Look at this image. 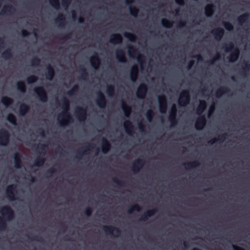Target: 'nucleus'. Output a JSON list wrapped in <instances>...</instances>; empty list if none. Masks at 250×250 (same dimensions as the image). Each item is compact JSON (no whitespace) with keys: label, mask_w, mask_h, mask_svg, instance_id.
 Segmentation results:
<instances>
[{"label":"nucleus","mask_w":250,"mask_h":250,"mask_svg":"<svg viewBox=\"0 0 250 250\" xmlns=\"http://www.w3.org/2000/svg\"><path fill=\"white\" fill-rule=\"evenodd\" d=\"M70 103L69 100L65 97L62 100V112L60 114L58 120L61 126H65L73 121V118L69 112Z\"/></svg>","instance_id":"nucleus-1"},{"label":"nucleus","mask_w":250,"mask_h":250,"mask_svg":"<svg viewBox=\"0 0 250 250\" xmlns=\"http://www.w3.org/2000/svg\"><path fill=\"white\" fill-rule=\"evenodd\" d=\"M226 52H231L228 59L229 62H233L236 61L240 56V50L239 48L234 46V44L230 42L223 47Z\"/></svg>","instance_id":"nucleus-2"},{"label":"nucleus","mask_w":250,"mask_h":250,"mask_svg":"<svg viewBox=\"0 0 250 250\" xmlns=\"http://www.w3.org/2000/svg\"><path fill=\"white\" fill-rule=\"evenodd\" d=\"M128 53L130 57L134 58L135 55H138L137 60L139 63L141 69H144V65L145 63V56L143 54L139 53L137 49L133 46H129L128 47Z\"/></svg>","instance_id":"nucleus-3"},{"label":"nucleus","mask_w":250,"mask_h":250,"mask_svg":"<svg viewBox=\"0 0 250 250\" xmlns=\"http://www.w3.org/2000/svg\"><path fill=\"white\" fill-rule=\"evenodd\" d=\"M190 100L189 91L188 90H184L180 94L178 104L180 106H186L189 103Z\"/></svg>","instance_id":"nucleus-4"},{"label":"nucleus","mask_w":250,"mask_h":250,"mask_svg":"<svg viewBox=\"0 0 250 250\" xmlns=\"http://www.w3.org/2000/svg\"><path fill=\"white\" fill-rule=\"evenodd\" d=\"M34 91L37 95L39 100L42 103H46L48 100L46 91L42 86H37L34 88Z\"/></svg>","instance_id":"nucleus-5"},{"label":"nucleus","mask_w":250,"mask_h":250,"mask_svg":"<svg viewBox=\"0 0 250 250\" xmlns=\"http://www.w3.org/2000/svg\"><path fill=\"white\" fill-rule=\"evenodd\" d=\"M0 213L6 217V220L10 221L15 217V213L12 208L9 206L2 207L0 210Z\"/></svg>","instance_id":"nucleus-6"},{"label":"nucleus","mask_w":250,"mask_h":250,"mask_svg":"<svg viewBox=\"0 0 250 250\" xmlns=\"http://www.w3.org/2000/svg\"><path fill=\"white\" fill-rule=\"evenodd\" d=\"M10 135L8 130L5 129L0 130V146H7L10 142Z\"/></svg>","instance_id":"nucleus-7"},{"label":"nucleus","mask_w":250,"mask_h":250,"mask_svg":"<svg viewBox=\"0 0 250 250\" xmlns=\"http://www.w3.org/2000/svg\"><path fill=\"white\" fill-rule=\"evenodd\" d=\"M159 110L161 113H166L167 109V101L166 96L164 95L158 97Z\"/></svg>","instance_id":"nucleus-8"},{"label":"nucleus","mask_w":250,"mask_h":250,"mask_svg":"<svg viewBox=\"0 0 250 250\" xmlns=\"http://www.w3.org/2000/svg\"><path fill=\"white\" fill-rule=\"evenodd\" d=\"M17 192V186L12 184L7 186L6 188L7 197L10 201H13L18 199L15 197V192Z\"/></svg>","instance_id":"nucleus-9"},{"label":"nucleus","mask_w":250,"mask_h":250,"mask_svg":"<svg viewBox=\"0 0 250 250\" xmlns=\"http://www.w3.org/2000/svg\"><path fill=\"white\" fill-rule=\"evenodd\" d=\"M147 86L146 84L144 83L140 84L136 91L137 97L140 99H145L147 92Z\"/></svg>","instance_id":"nucleus-10"},{"label":"nucleus","mask_w":250,"mask_h":250,"mask_svg":"<svg viewBox=\"0 0 250 250\" xmlns=\"http://www.w3.org/2000/svg\"><path fill=\"white\" fill-rule=\"evenodd\" d=\"M75 115L80 122H84L86 118V109L81 106L77 107L75 110Z\"/></svg>","instance_id":"nucleus-11"},{"label":"nucleus","mask_w":250,"mask_h":250,"mask_svg":"<svg viewBox=\"0 0 250 250\" xmlns=\"http://www.w3.org/2000/svg\"><path fill=\"white\" fill-rule=\"evenodd\" d=\"M103 230L106 233H109L111 235H113V232L115 231V237H118L120 235L121 233V230L117 228V227H115L113 226H111V225H110V226H106V225H104L103 226Z\"/></svg>","instance_id":"nucleus-12"},{"label":"nucleus","mask_w":250,"mask_h":250,"mask_svg":"<svg viewBox=\"0 0 250 250\" xmlns=\"http://www.w3.org/2000/svg\"><path fill=\"white\" fill-rule=\"evenodd\" d=\"M177 109L175 104H173L169 113L168 119L171 123V126L175 125L177 124L176 118Z\"/></svg>","instance_id":"nucleus-13"},{"label":"nucleus","mask_w":250,"mask_h":250,"mask_svg":"<svg viewBox=\"0 0 250 250\" xmlns=\"http://www.w3.org/2000/svg\"><path fill=\"white\" fill-rule=\"evenodd\" d=\"M98 97L96 100L97 104L101 108H104L106 104V100L104 94L100 91L97 92Z\"/></svg>","instance_id":"nucleus-14"},{"label":"nucleus","mask_w":250,"mask_h":250,"mask_svg":"<svg viewBox=\"0 0 250 250\" xmlns=\"http://www.w3.org/2000/svg\"><path fill=\"white\" fill-rule=\"evenodd\" d=\"M207 120L205 116L201 115L196 120L195 123V127L198 130H202L205 126Z\"/></svg>","instance_id":"nucleus-15"},{"label":"nucleus","mask_w":250,"mask_h":250,"mask_svg":"<svg viewBox=\"0 0 250 250\" xmlns=\"http://www.w3.org/2000/svg\"><path fill=\"white\" fill-rule=\"evenodd\" d=\"M94 146L92 144H89L87 146L82 147L81 149L79 150L77 152V154L75 156V158L78 160H80L82 158V156L84 154H88L90 151L91 148H94Z\"/></svg>","instance_id":"nucleus-16"},{"label":"nucleus","mask_w":250,"mask_h":250,"mask_svg":"<svg viewBox=\"0 0 250 250\" xmlns=\"http://www.w3.org/2000/svg\"><path fill=\"white\" fill-rule=\"evenodd\" d=\"M145 164V160L143 159H137L133 163L132 167V170L134 173H138L143 167Z\"/></svg>","instance_id":"nucleus-17"},{"label":"nucleus","mask_w":250,"mask_h":250,"mask_svg":"<svg viewBox=\"0 0 250 250\" xmlns=\"http://www.w3.org/2000/svg\"><path fill=\"white\" fill-rule=\"evenodd\" d=\"M109 42L114 44H121L123 42V37L119 33L112 34L110 36Z\"/></svg>","instance_id":"nucleus-18"},{"label":"nucleus","mask_w":250,"mask_h":250,"mask_svg":"<svg viewBox=\"0 0 250 250\" xmlns=\"http://www.w3.org/2000/svg\"><path fill=\"white\" fill-rule=\"evenodd\" d=\"M211 33L216 40L220 41L224 35L225 30L222 28L218 27L213 29L211 31Z\"/></svg>","instance_id":"nucleus-19"},{"label":"nucleus","mask_w":250,"mask_h":250,"mask_svg":"<svg viewBox=\"0 0 250 250\" xmlns=\"http://www.w3.org/2000/svg\"><path fill=\"white\" fill-rule=\"evenodd\" d=\"M124 127L125 132L130 136L132 135L134 133V126L129 120H126L124 123Z\"/></svg>","instance_id":"nucleus-20"},{"label":"nucleus","mask_w":250,"mask_h":250,"mask_svg":"<svg viewBox=\"0 0 250 250\" xmlns=\"http://www.w3.org/2000/svg\"><path fill=\"white\" fill-rule=\"evenodd\" d=\"M157 210L156 208L147 210L142 215L139 221L143 222L147 221L149 217L152 216L156 212Z\"/></svg>","instance_id":"nucleus-21"},{"label":"nucleus","mask_w":250,"mask_h":250,"mask_svg":"<svg viewBox=\"0 0 250 250\" xmlns=\"http://www.w3.org/2000/svg\"><path fill=\"white\" fill-rule=\"evenodd\" d=\"M90 63L92 66L95 69H98L101 64V60L97 53L92 56L90 59Z\"/></svg>","instance_id":"nucleus-22"},{"label":"nucleus","mask_w":250,"mask_h":250,"mask_svg":"<svg viewBox=\"0 0 250 250\" xmlns=\"http://www.w3.org/2000/svg\"><path fill=\"white\" fill-rule=\"evenodd\" d=\"M207 107V103L205 100H200L199 104L196 109V113L199 116L203 115L202 114Z\"/></svg>","instance_id":"nucleus-23"},{"label":"nucleus","mask_w":250,"mask_h":250,"mask_svg":"<svg viewBox=\"0 0 250 250\" xmlns=\"http://www.w3.org/2000/svg\"><path fill=\"white\" fill-rule=\"evenodd\" d=\"M116 58L120 62L125 63L126 62L125 52L123 49H117L116 51Z\"/></svg>","instance_id":"nucleus-24"},{"label":"nucleus","mask_w":250,"mask_h":250,"mask_svg":"<svg viewBox=\"0 0 250 250\" xmlns=\"http://www.w3.org/2000/svg\"><path fill=\"white\" fill-rule=\"evenodd\" d=\"M139 69L137 65L132 66L131 69L130 76V79L132 82H135L138 77Z\"/></svg>","instance_id":"nucleus-25"},{"label":"nucleus","mask_w":250,"mask_h":250,"mask_svg":"<svg viewBox=\"0 0 250 250\" xmlns=\"http://www.w3.org/2000/svg\"><path fill=\"white\" fill-rule=\"evenodd\" d=\"M111 147V145L109 142L105 138H103L102 143V152L104 154L107 153L110 150Z\"/></svg>","instance_id":"nucleus-26"},{"label":"nucleus","mask_w":250,"mask_h":250,"mask_svg":"<svg viewBox=\"0 0 250 250\" xmlns=\"http://www.w3.org/2000/svg\"><path fill=\"white\" fill-rule=\"evenodd\" d=\"M215 6L213 3L207 4L205 7V13L207 17H211L214 13Z\"/></svg>","instance_id":"nucleus-27"},{"label":"nucleus","mask_w":250,"mask_h":250,"mask_svg":"<svg viewBox=\"0 0 250 250\" xmlns=\"http://www.w3.org/2000/svg\"><path fill=\"white\" fill-rule=\"evenodd\" d=\"M15 167L17 168H20L21 167V154L20 152H16L14 157Z\"/></svg>","instance_id":"nucleus-28"},{"label":"nucleus","mask_w":250,"mask_h":250,"mask_svg":"<svg viewBox=\"0 0 250 250\" xmlns=\"http://www.w3.org/2000/svg\"><path fill=\"white\" fill-rule=\"evenodd\" d=\"M56 23H58L60 27H64L66 23L65 18L62 13H60L55 20Z\"/></svg>","instance_id":"nucleus-29"},{"label":"nucleus","mask_w":250,"mask_h":250,"mask_svg":"<svg viewBox=\"0 0 250 250\" xmlns=\"http://www.w3.org/2000/svg\"><path fill=\"white\" fill-rule=\"evenodd\" d=\"M47 68V71L45 74V77L46 79L49 81H52L55 74V70L50 64L48 65Z\"/></svg>","instance_id":"nucleus-30"},{"label":"nucleus","mask_w":250,"mask_h":250,"mask_svg":"<svg viewBox=\"0 0 250 250\" xmlns=\"http://www.w3.org/2000/svg\"><path fill=\"white\" fill-rule=\"evenodd\" d=\"M230 89L226 86H222L218 88L215 92V96L217 98L221 97L223 94L229 93Z\"/></svg>","instance_id":"nucleus-31"},{"label":"nucleus","mask_w":250,"mask_h":250,"mask_svg":"<svg viewBox=\"0 0 250 250\" xmlns=\"http://www.w3.org/2000/svg\"><path fill=\"white\" fill-rule=\"evenodd\" d=\"M30 107L28 105L21 103L19 107V114L21 116H24L29 110Z\"/></svg>","instance_id":"nucleus-32"},{"label":"nucleus","mask_w":250,"mask_h":250,"mask_svg":"<svg viewBox=\"0 0 250 250\" xmlns=\"http://www.w3.org/2000/svg\"><path fill=\"white\" fill-rule=\"evenodd\" d=\"M200 165L198 161H194L192 162H188L183 164L185 169H190L191 168L196 167Z\"/></svg>","instance_id":"nucleus-33"},{"label":"nucleus","mask_w":250,"mask_h":250,"mask_svg":"<svg viewBox=\"0 0 250 250\" xmlns=\"http://www.w3.org/2000/svg\"><path fill=\"white\" fill-rule=\"evenodd\" d=\"M121 106L125 116L128 118L131 113V107L127 105L124 100H122V101Z\"/></svg>","instance_id":"nucleus-34"},{"label":"nucleus","mask_w":250,"mask_h":250,"mask_svg":"<svg viewBox=\"0 0 250 250\" xmlns=\"http://www.w3.org/2000/svg\"><path fill=\"white\" fill-rule=\"evenodd\" d=\"M227 136V134L226 133L220 134L218 135V138H214L212 139H211L208 142V143L210 145H213L215 143L218 142L219 141L220 142H223L226 139Z\"/></svg>","instance_id":"nucleus-35"},{"label":"nucleus","mask_w":250,"mask_h":250,"mask_svg":"<svg viewBox=\"0 0 250 250\" xmlns=\"http://www.w3.org/2000/svg\"><path fill=\"white\" fill-rule=\"evenodd\" d=\"M15 11L14 7L11 5H4L0 13V15H5L7 13H11Z\"/></svg>","instance_id":"nucleus-36"},{"label":"nucleus","mask_w":250,"mask_h":250,"mask_svg":"<svg viewBox=\"0 0 250 250\" xmlns=\"http://www.w3.org/2000/svg\"><path fill=\"white\" fill-rule=\"evenodd\" d=\"M250 15L248 13H245L240 16H239L237 18V21L240 25H242L244 23L246 22L249 18Z\"/></svg>","instance_id":"nucleus-37"},{"label":"nucleus","mask_w":250,"mask_h":250,"mask_svg":"<svg viewBox=\"0 0 250 250\" xmlns=\"http://www.w3.org/2000/svg\"><path fill=\"white\" fill-rule=\"evenodd\" d=\"M13 100L7 96H3L1 99V103L6 107L8 106L13 103Z\"/></svg>","instance_id":"nucleus-38"},{"label":"nucleus","mask_w":250,"mask_h":250,"mask_svg":"<svg viewBox=\"0 0 250 250\" xmlns=\"http://www.w3.org/2000/svg\"><path fill=\"white\" fill-rule=\"evenodd\" d=\"M2 57L5 60L11 59L13 57V53L10 48H7L1 54Z\"/></svg>","instance_id":"nucleus-39"},{"label":"nucleus","mask_w":250,"mask_h":250,"mask_svg":"<svg viewBox=\"0 0 250 250\" xmlns=\"http://www.w3.org/2000/svg\"><path fill=\"white\" fill-rule=\"evenodd\" d=\"M45 161V159L42 157H38L35 160L33 166L40 167L43 165Z\"/></svg>","instance_id":"nucleus-40"},{"label":"nucleus","mask_w":250,"mask_h":250,"mask_svg":"<svg viewBox=\"0 0 250 250\" xmlns=\"http://www.w3.org/2000/svg\"><path fill=\"white\" fill-rule=\"evenodd\" d=\"M17 88L21 93H25L26 89V85L24 82L19 81L17 83Z\"/></svg>","instance_id":"nucleus-41"},{"label":"nucleus","mask_w":250,"mask_h":250,"mask_svg":"<svg viewBox=\"0 0 250 250\" xmlns=\"http://www.w3.org/2000/svg\"><path fill=\"white\" fill-rule=\"evenodd\" d=\"M7 120L14 125H16L17 119L16 116L12 113H9L7 116Z\"/></svg>","instance_id":"nucleus-42"},{"label":"nucleus","mask_w":250,"mask_h":250,"mask_svg":"<svg viewBox=\"0 0 250 250\" xmlns=\"http://www.w3.org/2000/svg\"><path fill=\"white\" fill-rule=\"evenodd\" d=\"M124 37L128 39L130 42H134L137 39V37L133 33L129 32H125L124 34Z\"/></svg>","instance_id":"nucleus-43"},{"label":"nucleus","mask_w":250,"mask_h":250,"mask_svg":"<svg viewBox=\"0 0 250 250\" xmlns=\"http://www.w3.org/2000/svg\"><path fill=\"white\" fill-rule=\"evenodd\" d=\"M79 89V87L78 84H75L73 86L72 88L67 92V94L69 96L74 95Z\"/></svg>","instance_id":"nucleus-44"},{"label":"nucleus","mask_w":250,"mask_h":250,"mask_svg":"<svg viewBox=\"0 0 250 250\" xmlns=\"http://www.w3.org/2000/svg\"><path fill=\"white\" fill-rule=\"evenodd\" d=\"M163 26L167 28H170L173 24V22L167 19H162L161 21Z\"/></svg>","instance_id":"nucleus-45"},{"label":"nucleus","mask_w":250,"mask_h":250,"mask_svg":"<svg viewBox=\"0 0 250 250\" xmlns=\"http://www.w3.org/2000/svg\"><path fill=\"white\" fill-rule=\"evenodd\" d=\"M141 208L139 205L135 204L132 206L128 210L127 212L128 214H131L134 211L139 212L141 210Z\"/></svg>","instance_id":"nucleus-46"},{"label":"nucleus","mask_w":250,"mask_h":250,"mask_svg":"<svg viewBox=\"0 0 250 250\" xmlns=\"http://www.w3.org/2000/svg\"><path fill=\"white\" fill-rule=\"evenodd\" d=\"M129 10L131 15L134 17H136L138 16V14L139 12L138 8H137L135 6H130Z\"/></svg>","instance_id":"nucleus-47"},{"label":"nucleus","mask_w":250,"mask_h":250,"mask_svg":"<svg viewBox=\"0 0 250 250\" xmlns=\"http://www.w3.org/2000/svg\"><path fill=\"white\" fill-rule=\"evenodd\" d=\"M106 93L109 96H114L115 93L114 87L112 85H108L106 88Z\"/></svg>","instance_id":"nucleus-48"},{"label":"nucleus","mask_w":250,"mask_h":250,"mask_svg":"<svg viewBox=\"0 0 250 250\" xmlns=\"http://www.w3.org/2000/svg\"><path fill=\"white\" fill-rule=\"evenodd\" d=\"M49 2L56 10H58L60 7V3L59 0H49Z\"/></svg>","instance_id":"nucleus-49"},{"label":"nucleus","mask_w":250,"mask_h":250,"mask_svg":"<svg viewBox=\"0 0 250 250\" xmlns=\"http://www.w3.org/2000/svg\"><path fill=\"white\" fill-rule=\"evenodd\" d=\"M7 226L5 219L3 218L0 217V230L1 231H5L7 229Z\"/></svg>","instance_id":"nucleus-50"},{"label":"nucleus","mask_w":250,"mask_h":250,"mask_svg":"<svg viewBox=\"0 0 250 250\" xmlns=\"http://www.w3.org/2000/svg\"><path fill=\"white\" fill-rule=\"evenodd\" d=\"M38 78L35 75H31L28 76L26 79L27 83L31 84L37 81Z\"/></svg>","instance_id":"nucleus-51"},{"label":"nucleus","mask_w":250,"mask_h":250,"mask_svg":"<svg viewBox=\"0 0 250 250\" xmlns=\"http://www.w3.org/2000/svg\"><path fill=\"white\" fill-rule=\"evenodd\" d=\"M154 115V113L152 110L149 109L147 111L146 113V117L149 122H151L152 121Z\"/></svg>","instance_id":"nucleus-52"},{"label":"nucleus","mask_w":250,"mask_h":250,"mask_svg":"<svg viewBox=\"0 0 250 250\" xmlns=\"http://www.w3.org/2000/svg\"><path fill=\"white\" fill-rule=\"evenodd\" d=\"M223 24L224 27L227 30L230 31L233 30V26L229 22L223 21Z\"/></svg>","instance_id":"nucleus-53"},{"label":"nucleus","mask_w":250,"mask_h":250,"mask_svg":"<svg viewBox=\"0 0 250 250\" xmlns=\"http://www.w3.org/2000/svg\"><path fill=\"white\" fill-rule=\"evenodd\" d=\"M30 62L32 66H39L40 65L41 61L40 59L37 57H34L31 60Z\"/></svg>","instance_id":"nucleus-54"},{"label":"nucleus","mask_w":250,"mask_h":250,"mask_svg":"<svg viewBox=\"0 0 250 250\" xmlns=\"http://www.w3.org/2000/svg\"><path fill=\"white\" fill-rule=\"evenodd\" d=\"M80 70L81 72L82 78L83 80H86L88 76L86 69L83 67H82L80 68Z\"/></svg>","instance_id":"nucleus-55"},{"label":"nucleus","mask_w":250,"mask_h":250,"mask_svg":"<svg viewBox=\"0 0 250 250\" xmlns=\"http://www.w3.org/2000/svg\"><path fill=\"white\" fill-rule=\"evenodd\" d=\"M244 63L245 65L244 67L243 68V70L241 72V73L243 76H246V74L245 72V71H247L249 70L250 68V64L247 62H244Z\"/></svg>","instance_id":"nucleus-56"},{"label":"nucleus","mask_w":250,"mask_h":250,"mask_svg":"<svg viewBox=\"0 0 250 250\" xmlns=\"http://www.w3.org/2000/svg\"><path fill=\"white\" fill-rule=\"evenodd\" d=\"M112 181L113 183L116 184L117 186L119 187H122L124 186V182L119 180L118 178L116 177H113L112 178Z\"/></svg>","instance_id":"nucleus-57"},{"label":"nucleus","mask_w":250,"mask_h":250,"mask_svg":"<svg viewBox=\"0 0 250 250\" xmlns=\"http://www.w3.org/2000/svg\"><path fill=\"white\" fill-rule=\"evenodd\" d=\"M220 56H221L219 53H217L215 56L208 62L209 63L213 64L215 61H218L220 59Z\"/></svg>","instance_id":"nucleus-58"},{"label":"nucleus","mask_w":250,"mask_h":250,"mask_svg":"<svg viewBox=\"0 0 250 250\" xmlns=\"http://www.w3.org/2000/svg\"><path fill=\"white\" fill-rule=\"evenodd\" d=\"M71 2V0H62V5L65 7L67 8Z\"/></svg>","instance_id":"nucleus-59"},{"label":"nucleus","mask_w":250,"mask_h":250,"mask_svg":"<svg viewBox=\"0 0 250 250\" xmlns=\"http://www.w3.org/2000/svg\"><path fill=\"white\" fill-rule=\"evenodd\" d=\"M92 213V209L91 208L87 207L85 208V211H84V213L87 216L89 217V216H91Z\"/></svg>","instance_id":"nucleus-60"},{"label":"nucleus","mask_w":250,"mask_h":250,"mask_svg":"<svg viewBox=\"0 0 250 250\" xmlns=\"http://www.w3.org/2000/svg\"><path fill=\"white\" fill-rule=\"evenodd\" d=\"M47 147V146L45 144H40L37 146V148L40 149L41 152L44 151L45 150V149Z\"/></svg>","instance_id":"nucleus-61"},{"label":"nucleus","mask_w":250,"mask_h":250,"mask_svg":"<svg viewBox=\"0 0 250 250\" xmlns=\"http://www.w3.org/2000/svg\"><path fill=\"white\" fill-rule=\"evenodd\" d=\"M29 238L32 241H37L41 242V243L43 242V239L41 237H39L38 236H35L34 237H29Z\"/></svg>","instance_id":"nucleus-62"},{"label":"nucleus","mask_w":250,"mask_h":250,"mask_svg":"<svg viewBox=\"0 0 250 250\" xmlns=\"http://www.w3.org/2000/svg\"><path fill=\"white\" fill-rule=\"evenodd\" d=\"M138 127L139 130L142 132H144L145 131V126L142 122H140L138 123Z\"/></svg>","instance_id":"nucleus-63"},{"label":"nucleus","mask_w":250,"mask_h":250,"mask_svg":"<svg viewBox=\"0 0 250 250\" xmlns=\"http://www.w3.org/2000/svg\"><path fill=\"white\" fill-rule=\"evenodd\" d=\"M56 169L54 167H51L49 168L47 171V173L50 175V176L52 175L53 174L56 172Z\"/></svg>","instance_id":"nucleus-64"}]
</instances>
